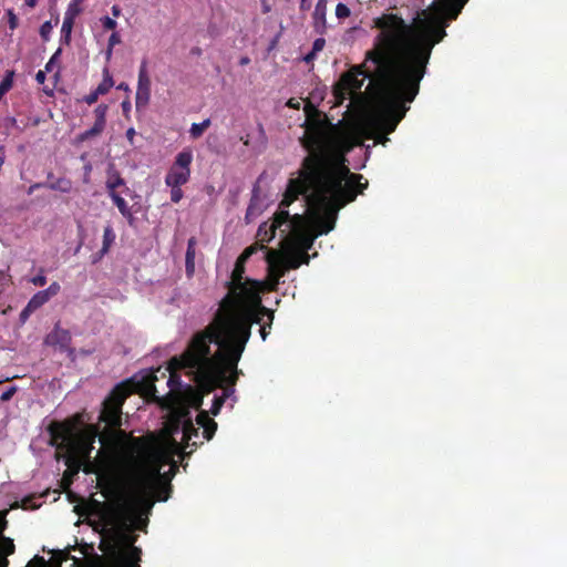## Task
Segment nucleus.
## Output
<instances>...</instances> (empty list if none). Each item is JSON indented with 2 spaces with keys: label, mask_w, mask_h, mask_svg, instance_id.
<instances>
[{
  "label": "nucleus",
  "mask_w": 567,
  "mask_h": 567,
  "mask_svg": "<svg viewBox=\"0 0 567 567\" xmlns=\"http://www.w3.org/2000/svg\"><path fill=\"white\" fill-rule=\"evenodd\" d=\"M378 29L364 62L346 73L369 79L368 90L374 103L373 123L384 135L395 131L409 103L420 91L433 48L446 31L434 33L416 20L408 23L396 13H382L372 21Z\"/></svg>",
  "instance_id": "1"
},
{
  "label": "nucleus",
  "mask_w": 567,
  "mask_h": 567,
  "mask_svg": "<svg viewBox=\"0 0 567 567\" xmlns=\"http://www.w3.org/2000/svg\"><path fill=\"white\" fill-rule=\"evenodd\" d=\"M313 115H308L306 131L300 137L301 146L308 152L297 176L289 179L280 206H289L299 196L313 195L319 200L323 216L319 220V234L330 233L338 213L368 187L361 174L351 173L343 154L344 138L337 125L311 104ZM308 112V110H306Z\"/></svg>",
  "instance_id": "2"
},
{
  "label": "nucleus",
  "mask_w": 567,
  "mask_h": 567,
  "mask_svg": "<svg viewBox=\"0 0 567 567\" xmlns=\"http://www.w3.org/2000/svg\"><path fill=\"white\" fill-rule=\"evenodd\" d=\"M261 290L235 297L231 303L219 301L213 321L189 341V349L182 359L186 365L199 369V373L209 388L224 382L235 385L239 371L238 362L251 334L254 323L271 327L274 312L262 306Z\"/></svg>",
  "instance_id": "3"
},
{
  "label": "nucleus",
  "mask_w": 567,
  "mask_h": 567,
  "mask_svg": "<svg viewBox=\"0 0 567 567\" xmlns=\"http://www.w3.org/2000/svg\"><path fill=\"white\" fill-rule=\"evenodd\" d=\"M133 393V385L130 381L118 383L113 388L102 404L99 421L105 424L100 433L96 425H91L83 433H92V427L97 429L102 445L111 450V457L117 467L121 480L126 491L136 502L147 499L161 478L162 468L171 464L172 475L175 474L177 464L173 455L179 454L183 458L192 454L172 439V449L158 443L153 434L135 437L121 429L123 404Z\"/></svg>",
  "instance_id": "4"
},
{
  "label": "nucleus",
  "mask_w": 567,
  "mask_h": 567,
  "mask_svg": "<svg viewBox=\"0 0 567 567\" xmlns=\"http://www.w3.org/2000/svg\"><path fill=\"white\" fill-rule=\"evenodd\" d=\"M92 433H79L75 424L69 420L51 422L47 431L50 435V445L55 447L56 460L63 457L68 470L63 474L62 483L71 484L72 476L81 470L82 458L89 457L97 429Z\"/></svg>",
  "instance_id": "5"
},
{
  "label": "nucleus",
  "mask_w": 567,
  "mask_h": 567,
  "mask_svg": "<svg viewBox=\"0 0 567 567\" xmlns=\"http://www.w3.org/2000/svg\"><path fill=\"white\" fill-rule=\"evenodd\" d=\"M467 1L434 0L427 9L416 12L413 19L425 24L434 33H439L441 30L446 31L451 21L456 20Z\"/></svg>",
  "instance_id": "6"
},
{
  "label": "nucleus",
  "mask_w": 567,
  "mask_h": 567,
  "mask_svg": "<svg viewBox=\"0 0 567 567\" xmlns=\"http://www.w3.org/2000/svg\"><path fill=\"white\" fill-rule=\"evenodd\" d=\"M246 262L247 259L244 257L239 256L237 258L231 271L230 280L225 284L228 292L220 300L224 301V303H231L235 297L248 293L250 290H262V281L244 277Z\"/></svg>",
  "instance_id": "7"
},
{
  "label": "nucleus",
  "mask_w": 567,
  "mask_h": 567,
  "mask_svg": "<svg viewBox=\"0 0 567 567\" xmlns=\"http://www.w3.org/2000/svg\"><path fill=\"white\" fill-rule=\"evenodd\" d=\"M179 429L183 432V442L187 446H193L194 449L197 447V443L193 442L192 444L189 441L195 436H198V429L195 427L190 413L187 409H182L178 411H175L172 413L171 420H169V432L171 434L177 433Z\"/></svg>",
  "instance_id": "8"
},
{
  "label": "nucleus",
  "mask_w": 567,
  "mask_h": 567,
  "mask_svg": "<svg viewBox=\"0 0 567 567\" xmlns=\"http://www.w3.org/2000/svg\"><path fill=\"white\" fill-rule=\"evenodd\" d=\"M114 544L109 545V549L100 547L103 551L109 550L112 555L122 551V549H128L134 547V543L137 540V535L131 532L130 525L126 519H123L116 527L111 530Z\"/></svg>",
  "instance_id": "9"
},
{
  "label": "nucleus",
  "mask_w": 567,
  "mask_h": 567,
  "mask_svg": "<svg viewBox=\"0 0 567 567\" xmlns=\"http://www.w3.org/2000/svg\"><path fill=\"white\" fill-rule=\"evenodd\" d=\"M188 349H189V344L187 346L185 351L179 357H173L169 360V365H168L169 378H168V381H167V385L172 390L175 388V385H179L181 381H179V377L176 374V371L177 370H182V369H189L190 373H193L195 375V381L198 383V385L205 392H207V393L212 392L213 390H215V388L210 389L209 385L206 384V382L204 381V379L202 378V375L199 373V369L198 368L186 365L182 361L181 362H175V359H182L185 355V353L188 351Z\"/></svg>",
  "instance_id": "10"
},
{
  "label": "nucleus",
  "mask_w": 567,
  "mask_h": 567,
  "mask_svg": "<svg viewBox=\"0 0 567 567\" xmlns=\"http://www.w3.org/2000/svg\"><path fill=\"white\" fill-rule=\"evenodd\" d=\"M290 215L287 210H279L275 214L272 220L270 223H262L257 231V238L260 244L269 243L276 235V230L280 229L282 225L287 226V229L281 230V233L286 236L287 231L290 228L289 225Z\"/></svg>",
  "instance_id": "11"
},
{
  "label": "nucleus",
  "mask_w": 567,
  "mask_h": 567,
  "mask_svg": "<svg viewBox=\"0 0 567 567\" xmlns=\"http://www.w3.org/2000/svg\"><path fill=\"white\" fill-rule=\"evenodd\" d=\"M364 79L353 76V73H343L334 87V95L340 103L346 99L361 92Z\"/></svg>",
  "instance_id": "12"
},
{
  "label": "nucleus",
  "mask_w": 567,
  "mask_h": 567,
  "mask_svg": "<svg viewBox=\"0 0 567 567\" xmlns=\"http://www.w3.org/2000/svg\"><path fill=\"white\" fill-rule=\"evenodd\" d=\"M151 99V78L147 71V61L143 60L138 69L137 87L135 94L136 109H144Z\"/></svg>",
  "instance_id": "13"
},
{
  "label": "nucleus",
  "mask_w": 567,
  "mask_h": 567,
  "mask_svg": "<svg viewBox=\"0 0 567 567\" xmlns=\"http://www.w3.org/2000/svg\"><path fill=\"white\" fill-rule=\"evenodd\" d=\"M267 271L269 278V289H276L281 277L285 276L286 268L281 262V254L277 250L269 249L266 252Z\"/></svg>",
  "instance_id": "14"
},
{
  "label": "nucleus",
  "mask_w": 567,
  "mask_h": 567,
  "mask_svg": "<svg viewBox=\"0 0 567 567\" xmlns=\"http://www.w3.org/2000/svg\"><path fill=\"white\" fill-rule=\"evenodd\" d=\"M107 105L106 104H99L95 110H94V116H95V122L93 124V126L90 128V130H86L84 132H82L79 136H78V140L80 142H84V141H87L94 136H97L100 135L104 128H105V125H106V113H107Z\"/></svg>",
  "instance_id": "15"
},
{
  "label": "nucleus",
  "mask_w": 567,
  "mask_h": 567,
  "mask_svg": "<svg viewBox=\"0 0 567 567\" xmlns=\"http://www.w3.org/2000/svg\"><path fill=\"white\" fill-rule=\"evenodd\" d=\"M71 333L66 329L60 328L58 324L47 336L45 343L53 347H59L61 350H66L71 344Z\"/></svg>",
  "instance_id": "16"
},
{
  "label": "nucleus",
  "mask_w": 567,
  "mask_h": 567,
  "mask_svg": "<svg viewBox=\"0 0 567 567\" xmlns=\"http://www.w3.org/2000/svg\"><path fill=\"white\" fill-rule=\"evenodd\" d=\"M327 0H318L312 13L313 30L319 35L327 31Z\"/></svg>",
  "instance_id": "17"
},
{
  "label": "nucleus",
  "mask_w": 567,
  "mask_h": 567,
  "mask_svg": "<svg viewBox=\"0 0 567 567\" xmlns=\"http://www.w3.org/2000/svg\"><path fill=\"white\" fill-rule=\"evenodd\" d=\"M281 262L286 270L297 269L302 264L309 262V255L305 251H299V249L293 248L281 255Z\"/></svg>",
  "instance_id": "18"
},
{
  "label": "nucleus",
  "mask_w": 567,
  "mask_h": 567,
  "mask_svg": "<svg viewBox=\"0 0 567 567\" xmlns=\"http://www.w3.org/2000/svg\"><path fill=\"white\" fill-rule=\"evenodd\" d=\"M196 422L200 427H203L204 439L207 441L212 440L217 430V423L209 417L206 411H200L197 414Z\"/></svg>",
  "instance_id": "19"
},
{
  "label": "nucleus",
  "mask_w": 567,
  "mask_h": 567,
  "mask_svg": "<svg viewBox=\"0 0 567 567\" xmlns=\"http://www.w3.org/2000/svg\"><path fill=\"white\" fill-rule=\"evenodd\" d=\"M190 171L181 169L178 167H171L165 177L167 186H182L188 182Z\"/></svg>",
  "instance_id": "20"
},
{
  "label": "nucleus",
  "mask_w": 567,
  "mask_h": 567,
  "mask_svg": "<svg viewBox=\"0 0 567 567\" xmlns=\"http://www.w3.org/2000/svg\"><path fill=\"white\" fill-rule=\"evenodd\" d=\"M114 556L123 559L124 567H141L138 563L141 561L142 550L136 546L122 549V551L114 554Z\"/></svg>",
  "instance_id": "21"
},
{
  "label": "nucleus",
  "mask_w": 567,
  "mask_h": 567,
  "mask_svg": "<svg viewBox=\"0 0 567 567\" xmlns=\"http://www.w3.org/2000/svg\"><path fill=\"white\" fill-rule=\"evenodd\" d=\"M113 202V204L118 208L122 216L127 220L130 226H133L135 223V217L131 210V207L126 203V200L122 197L120 193H112L109 195Z\"/></svg>",
  "instance_id": "22"
},
{
  "label": "nucleus",
  "mask_w": 567,
  "mask_h": 567,
  "mask_svg": "<svg viewBox=\"0 0 567 567\" xmlns=\"http://www.w3.org/2000/svg\"><path fill=\"white\" fill-rule=\"evenodd\" d=\"M105 185H106V189H107V194L109 195H111L112 193H120L117 190V188H120V187L123 188V192L128 190L124 178L115 169H110L107 172V179H106Z\"/></svg>",
  "instance_id": "23"
},
{
  "label": "nucleus",
  "mask_w": 567,
  "mask_h": 567,
  "mask_svg": "<svg viewBox=\"0 0 567 567\" xmlns=\"http://www.w3.org/2000/svg\"><path fill=\"white\" fill-rule=\"evenodd\" d=\"M196 238L190 237L187 241V249L185 256V268L188 277L194 275L195 271V254H196Z\"/></svg>",
  "instance_id": "24"
},
{
  "label": "nucleus",
  "mask_w": 567,
  "mask_h": 567,
  "mask_svg": "<svg viewBox=\"0 0 567 567\" xmlns=\"http://www.w3.org/2000/svg\"><path fill=\"white\" fill-rule=\"evenodd\" d=\"M74 19H75V13H71V10H68L65 12L62 28H61L62 41L66 44H69V42L71 40V32L73 29Z\"/></svg>",
  "instance_id": "25"
},
{
  "label": "nucleus",
  "mask_w": 567,
  "mask_h": 567,
  "mask_svg": "<svg viewBox=\"0 0 567 567\" xmlns=\"http://www.w3.org/2000/svg\"><path fill=\"white\" fill-rule=\"evenodd\" d=\"M45 187L61 193H70L72 189V182L65 177H59L52 182H47Z\"/></svg>",
  "instance_id": "26"
},
{
  "label": "nucleus",
  "mask_w": 567,
  "mask_h": 567,
  "mask_svg": "<svg viewBox=\"0 0 567 567\" xmlns=\"http://www.w3.org/2000/svg\"><path fill=\"white\" fill-rule=\"evenodd\" d=\"M193 161V154L190 151H183L177 154L173 167H178L181 169L190 171V164Z\"/></svg>",
  "instance_id": "27"
},
{
  "label": "nucleus",
  "mask_w": 567,
  "mask_h": 567,
  "mask_svg": "<svg viewBox=\"0 0 567 567\" xmlns=\"http://www.w3.org/2000/svg\"><path fill=\"white\" fill-rule=\"evenodd\" d=\"M115 233L113 230V228L109 225L104 228V233H103V245H102V248H101V254L102 255H105L111 246L113 245V243L115 241Z\"/></svg>",
  "instance_id": "28"
},
{
  "label": "nucleus",
  "mask_w": 567,
  "mask_h": 567,
  "mask_svg": "<svg viewBox=\"0 0 567 567\" xmlns=\"http://www.w3.org/2000/svg\"><path fill=\"white\" fill-rule=\"evenodd\" d=\"M224 385H226V389H225V394L223 396H216L214 399V402H213V406L210 409V412L214 414V415H217L225 402V398L227 395V392L230 390L231 392L234 391L233 390V384L230 385L228 382H224L223 384L218 385V388H223ZM217 389V386L215 388Z\"/></svg>",
  "instance_id": "29"
},
{
  "label": "nucleus",
  "mask_w": 567,
  "mask_h": 567,
  "mask_svg": "<svg viewBox=\"0 0 567 567\" xmlns=\"http://www.w3.org/2000/svg\"><path fill=\"white\" fill-rule=\"evenodd\" d=\"M16 545L13 543V539L10 537H7L4 535L0 536V553L4 555L6 558L8 556L14 554Z\"/></svg>",
  "instance_id": "30"
},
{
  "label": "nucleus",
  "mask_w": 567,
  "mask_h": 567,
  "mask_svg": "<svg viewBox=\"0 0 567 567\" xmlns=\"http://www.w3.org/2000/svg\"><path fill=\"white\" fill-rule=\"evenodd\" d=\"M113 85H114V81H113L109 70L104 69V78H103L102 82L97 85L95 91L100 95H104V94L109 93V91L113 87Z\"/></svg>",
  "instance_id": "31"
},
{
  "label": "nucleus",
  "mask_w": 567,
  "mask_h": 567,
  "mask_svg": "<svg viewBox=\"0 0 567 567\" xmlns=\"http://www.w3.org/2000/svg\"><path fill=\"white\" fill-rule=\"evenodd\" d=\"M209 126V118L204 120L202 123H193L189 130L190 137L194 140L199 138Z\"/></svg>",
  "instance_id": "32"
},
{
  "label": "nucleus",
  "mask_w": 567,
  "mask_h": 567,
  "mask_svg": "<svg viewBox=\"0 0 567 567\" xmlns=\"http://www.w3.org/2000/svg\"><path fill=\"white\" fill-rule=\"evenodd\" d=\"M50 299L48 298V296L45 295V292L43 290L41 291H38L37 293H34L32 296V298L29 300V308H33L34 310H38L39 308H41L43 305H45Z\"/></svg>",
  "instance_id": "33"
},
{
  "label": "nucleus",
  "mask_w": 567,
  "mask_h": 567,
  "mask_svg": "<svg viewBox=\"0 0 567 567\" xmlns=\"http://www.w3.org/2000/svg\"><path fill=\"white\" fill-rule=\"evenodd\" d=\"M312 243H313V238L305 236V235H300L298 238V244L300 246L299 251L307 252V250L312 246Z\"/></svg>",
  "instance_id": "34"
},
{
  "label": "nucleus",
  "mask_w": 567,
  "mask_h": 567,
  "mask_svg": "<svg viewBox=\"0 0 567 567\" xmlns=\"http://www.w3.org/2000/svg\"><path fill=\"white\" fill-rule=\"evenodd\" d=\"M53 559L55 561L54 567H61L63 561H66L68 559H70V555L65 550H56V551H54Z\"/></svg>",
  "instance_id": "35"
},
{
  "label": "nucleus",
  "mask_w": 567,
  "mask_h": 567,
  "mask_svg": "<svg viewBox=\"0 0 567 567\" xmlns=\"http://www.w3.org/2000/svg\"><path fill=\"white\" fill-rule=\"evenodd\" d=\"M351 11L344 3H338L336 7V16L338 19H346L350 17Z\"/></svg>",
  "instance_id": "36"
},
{
  "label": "nucleus",
  "mask_w": 567,
  "mask_h": 567,
  "mask_svg": "<svg viewBox=\"0 0 567 567\" xmlns=\"http://www.w3.org/2000/svg\"><path fill=\"white\" fill-rule=\"evenodd\" d=\"M265 245L260 244V245H251L249 247H247L241 254L240 256L244 257L245 259H249L258 249H265Z\"/></svg>",
  "instance_id": "37"
},
{
  "label": "nucleus",
  "mask_w": 567,
  "mask_h": 567,
  "mask_svg": "<svg viewBox=\"0 0 567 567\" xmlns=\"http://www.w3.org/2000/svg\"><path fill=\"white\" fill-rule=\"evenodd\" d=\"M27 567H49L48 561L39 555H35L27 565Z\"/></svg>",
  "instance_id": "38"
},
{
  "label": "nucleus",
  "mask_w": 567,
  "mask_h": 567,
  "mask_svg": "<svg viewBox=\"0 0 567 567\" xmlns=\"http://www.w3.org/2000/svg\"><path fill=\"white\" fill-rule=\"evenodd\" d=\"M52 24L50 21H45L41 27H40V35L41 38L44 40V41H48L49 38H50V34L52 32Z\"/></svg>",
  "instance_id": "39"
},
{
  "label": "nucleus",
  "mask_w": 567,
  "mask_h": 567,
  "mask_svg": "<svg viewBox=\"0 0 567 567\" xmlns=\"http://www.w3.org/2000/svg\"><path fill=\"white\" fill-rule=\"evenodd\" d=\"M61 290V286L59 282L56 281H53L47 289H44L43 291L45 292V295L48 296L49 299H51L52 297L56 296Z\"/></svg>",
  "instance_id": "40"
},
{
  "label": "nucleus",
  "mask_w": 567,
  "mask_h": 567,
  "mask_svg": "<svg viewBox=\"0 0 567 567\" xmlns=\"http://www.w3.org/2000/svg\"><path fill=\"white\" fill-rule=\"evenodd\" d=\"M62 53V49L59 48L54 53L53 55L50 58V60L47 62L45 64V71L47 72H51L53 70V66L55 65V63L58 62V59L59 56L61 55Z\"/></svg>",
  "instance_id": "41"
},
{
  "label": "nucleus",
  "mask_w": 567,
  "mask_h": 567,
  "mask_svg": "<svg viewBox=\"0 0 567 567\" xmlns=\"http://www.w3.org/2000/svg\"><path fill=\"white\" fill-rule=\"evenodd\" d=\"M101 23L105 30L114 31L117 27V22L107 16L101 18Z\"/></svg>",
  "instance_id": "42"
},
{
  "label": "nucleus",
  "mask_w": 567,
  "mask_h": 567,
  "mask_svg": "<svg viewBox=\"0 0 567 567\" xmlns=\"http://www.w3.org/2000/svg\"><path fill=\"white\" fill-rule=\"evenodd\" d=\"M30 282L37 287H43L47 284V277L44 276V270L41 269L38 276H34L30 279Z\"/></svg>",
  "instance_id": "43"
},
{
  "label": "nucleus",
  "mask_w": 567,
  "mask_h": 567,
  "mask_svg": "<svg viewBox=\"0 0 567 567\" xmlns=\"http://www.w3.org/2000/svg\"><path fill=\"white\" fill-rule=\"evenodd\" d=\"M171 189V199L173 203H178L183 198V190L181 186H169Z\"/></svg>",
  "instance_id": "44"
},
{
  "label": "nucleus",
  "mask_w": 567,
  "mask_h": 567,
  "mask_svg": "<svg viewBox=\"0 0 567 567\" xmlns=\"http://www.w3.org/2000/svg\"><path fill=\"white\" fill-rule=\"evenodd\" d=\"M7 514H8L7 509L0 511V536L3 535V532L6 530V528L8 526Z\"/></svg>",
  "instance_id": "45"
},
{
  "label": "nucleus",
  "mask_w": 567,
  "mask_h": 567,
  "mask_svg": "<svg viewBox=\"0 0 567 567\" xmlns=\"http://www.w3.org/2000/svg\"><path fill=\"white\" fill-rule=\"evenodd\" d=\"M17 392V386H10L8 390H6L1 395H0V400L1 401H9L12 399V396L16 394Z\"/></svg>",
  "instance_id": "46"
},
{
  "label": "nucleus",
  "mask_w": 567,
  "mask_h": 567,
  "mask_svg": "<svg viewBox=\"0 0 567 567\" xmlns=\"http://www.w3.org/2000/svg\"><path fill=\"white\" fill-rule=\"evenodd\" d=\"M324 45H326V40L322 37H320L313 41L312 51L318 53L323 50Z\"/></svg>",
  "instance_id": "47"
},
{
  "label": "nucleus",
  "mask_w": 567,
  "mask_h": 567,
  "mask_svg": "<svg viewBox=\"0 0 567 567\" xmlns=\"http://www.w3.org/2000/svg\"><path fill=\"white\" fill-rule=\"evenodd\" d=\"M99 96H100V94L94 90L90 94L85 95L83 97V101L86 104L92 105V104H94L97 101Z\"/></svg>",
  "instance_id": "48"
},
{
  "label": "nucleus",
  "mask_w": 567,
  "mask_h": 567,
  "mask_svg": "<svg viewBox=\"0 0 567 567\" xmlns=\"http://www.w3.org/2000/svg\"><path fill=\"white\" fill-rule=\"evenodd\" d=\"M8 17H9V20H8L9 27L11 30H14L18 27V18L13 13L12 10L8 11Z\"/></svg>",
  "instance_id": "49"
},
{
  "label": "nucleus",
  "mask_w": 567,
  "mask_h": 567,
  "mask_svg": "<svg viewBox=\"0 0 567 567\" xmlns=\"http://www.w3.org/2000/svg\"><path fill=\"white\" fill-rule=\"evenodd\" d=\"M120 43H121V37L117 32L114 31L109 38L107 45L115 47L116 44H120Z\"/></svg>",
  "instance_id": "50"
},
{
  "label": "nucleus",
  "mask_w": 567,
  "mask_h": 567,
  "mask_svg": "<svg viewBox=\"0 0 567 567\" xmlns=\"http://www.w3.org/2000/svg\"><path fill=\"white\" fill-rule=\"evenodd\" d=\"M35 310L33 308H29V303H27V306L23 308V310L20 312V320L22 322H24L32 312H34Z\"/></svg>",
  "instance_id": "51"
},
{
  "label": "nucleus",
  "mask_w": 567,
  "mask_h": 567,
  "mask_svg": "<svg viewBox=\"0 0 567 567\" xmlns=\"http://www.w3.org/2000/svg\"><path fill=\"white\" fill-rule=\"evenodd\" d=\"M136 135V132L133 127H130L127 131H126V138L127 141L130 142L131 145L134 144V137Z\"/></svg>",
  "instance_id": "52"
},
{
  "label": "nucleus",
  "mask_w": 567,
  "mask_h": 567,
  "mask_svg": "<svg viewBox=\"0 0 567 567\" xmlns=\"http://www.w3.org/2000/svg\"><path fill=\"white\" fill-rule=\"evenodd\" d=\"M45 72H47L45 70L44 71L40 70V71L37 72L35 80H37L38 83H40V84L44 83V81H45Z\"/></svg>",
  "instance_id": "53"
},
{
  "label": "nucleus",
  "mask_w": 567,
  "mask_h": 567,
  "mask_svg": "<svg viewBox=\"0 0 567 567\" xmlns=\"http://www.w3.org/2000/svg\"><path fill=\"white\" fill-rule=\"evenodd\" d=\"M42 187H45V183H35V184H32L29 189H28V194L31 195L35 189L38 188H42Z\"/></svg>",
  "instance_id": "54"
},
{
  "label": "nucleus",
  "mask_w": 567,
  "mask_h": 567,
  "mask_svg": "<svg viewBox=\"0 0 567 567\" xmlns=\"http://www.w3.org/2000/svg\"><path fill=\"white\" fill-rule=\"evenodd\" d=\"M267 327H268V323H265V324H261L260 326V337L262 340H266L267 336H268V331H267Z\"/></svg>",
  "instance_id": "55"
},
{
  "label": "nucleus",
  "mask_w": 567,
  "mask_h": 567,
  "mask_svg": "<svg viewBox=\"0 0 567 567\" xmlns=\"http://www.w3.org/2000/svg\"><path fill=\"white\" fill-rule=\"evenodd\" d=\"M299 105H300L299 102L296 101L295 99H289L288 102H287V106L290 107V109L298 110Z\"/></svg>",
  "instance_id": "56"
},
{
  "label": "nucleus",
  "mask_w": 567,
  "mask_h": 567,
  "mask_svg": "<svg viewBox=\"0 0 567 567\" xmlns=\"http://www.w3.org/2000/svg\"><path fill=\"white\" fill-rule=\"evenodd\" d=\"M111 11H112V14L114 18H118L121 14H122V10L118 6L114 4L112 8H111Z\"/></svg>",
  "instance_id": "57"
},
{
  "label": "nucleus",
  "mask_w": 567,
  "mask_h": 567,
  "mask_svg": "<svg viewBox=\"0 0 567 567\" xmlns=\"http://www.w3.org/2000/svg\"><path fill=\"white\" fill-rule=\"evenodd\" d=\"M316 56H317V52H315V51H312V50H311V51H310V52L305 56V61H306L307 63H309V62H311L312 60H315V59H316Z\"/></svg>",
  "instance_id": "58"
},
{
  "label": "nucleus",
  "mask_w": 567,
  "mask_h": 567,
  "mask_svg": "<svg viewBox=\"0 0 567 567\" xmlns=\"http://www.w3.org/2000/svg\"><path fill=\"white\" fill-rule=\"evenodd\" d=\"M310 9V1L309 0H301L300 2V10L307 11Z\"/></svg>",
  "instance_id": "59"
},
{
  "label": "nucleus",
  "mask_w": 567,
  "mask_h": 567,
  "mask_svg": "<svg viewBox=\"0 0 567 567\" xmlns=\"http://www.w3.org/2000/svg\"><path fill=\"white\" fill-rule=\"evenodd\" d=\"M68 10H71V13H75V17L80 13V8L78 7V3H72L69 6Z\"/></svg>",
  "instance_id": "60"
},
{
  "label": "nucleus",
  "mask_w": 567,
  "mask_h": 567,
  "mask_svg": "<svg viewBox=\"0 0 567 567\" xmlns=\"http://www.w3.org/2000/svg\"><path fill=\"white\" fill-rule=\"evenodd\" d=\"M7 566H9V560H8V558L4 557V555H2L0 553V567H7Z\"/></svg>",
  "instance_id": "61"
},
{
  "label": "nucleus",
  "mask_w": 567,
  "mask_h": 567,
  "mask_svg": "<svg viewBox=\"0 0 567 567\" xmlns=\"http://www.w3.org/2000/svg\"><path fill=\"white\" fill-rule=\"evenodd\" d=\"M254 210H255V207H254L252 203H250L247 208L246 217H249L250 215H252Z\"/></svg>",
  "instance_id": "62"
},
{
  "label": "nucleus",
  "mask_w": 567,
  "mask_h": 567,
  "mask_svg": "<svg viewBox=\"0 0 567 567\" xmlns=\"http://www.w3.org/2000/svg\"><path fill=\"white\" fill-rule=\"evenodd\" d=\"M25 4L30 8H34L37 6V0H24Z\"/></svg>",
  "instance_id": "63"
},
{
  "label": "nucleus",
  "mask_w": 567,
  "mask_h": 567,
  "mask_svg": "<svg viewBox=\"0 0 567 567\" xmlns=\"http://www.w3.org/2000/svg\"><path fill=\"white\" fill-rule=\"evenodd\" d=\"M249 62H250V59H249L248 56H243V58L240 59V64H241V65H246V64H248Z\"/></svg>",
  "instance_id": "64"
}]
</instances>
